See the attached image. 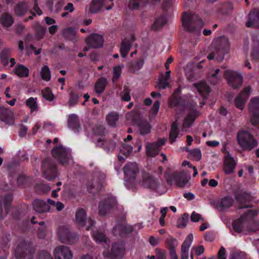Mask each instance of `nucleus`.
<instances>
[{
    "label": "nucleus",
    "instance_id": "17",
    "mask_svg": "<svg viewBox=\"0 0 259 259\" xmlns=\"http://www.w3.org/2000/svg\"><path fill=\"white\" fill-rule=\"evenodd\" d=\"M198 114L199 112L196 110H192L188 113L182 125L183 131H187L193 125L194 121Z\"/></svg>",
    "mask_w": 259,
    "mask_h": 259
},
{
    "label": "nucleus",
    "instance_id": "29",
    "mask_svg": "<svg viewBox=\"0 0 259 259\" xmlns=\"http://www.w3.org/2000/svg\"><path fill=\"white\" fill-rule=\"evenodd\" d=\"M170 77V71H167L165 74H162L161 77L159 79L157 85L159 88L164 89L168 87V80Z\"/></svg>",
    "mask_w": 259,
    "mask_h": 259
},
{
    "label": "nucleus",
    "instance_id": "14",
    "mask_svg": "<svg viewBox=\"0 0 259 259\" xmlns=\"http://www.w3.org/2000/svg\"><path fill=\"white\" fill-rule=\"evenodd\" d=\"M251 92V89L250 87L245 88L243 92L235 98L234 101L235 106L238 109L242 110Z\"/></svg>",
    "mask_w": 259,
    "mask_h": 259
},
{
    "label": "nucleus",
    "instance_id": "25",
    "mask_svg": "<svg viewBox=\"0 0 259 259\" xmlns=\"http://www.w3.org/2000/svg\"><path fill=\"white\" fill-rule=\"evenodd\" d=\"M167 181L171 184L174 183L178 187H182L186 185L187 181L185 180L181 174H174L170 179Z\"/></svg>",
    "mask_w": 259,
    "mask_h": 259
},
{
    "label": "nucleus",
    "instance_id": "52",
    "mask_svg": "<svg viewBox=\"0 0 259 259\" xmlns=\"http://www.w3.org/2000/svg\"><path fill=\"white\" fill-rule=\"evenodd\" d=\"M188 214L185 213L181 218L178 220L177 226L179 228H184L186 226L188 222Z\"/></svg>",
    "mask_w": 259,
    "mask_h": 259
},
{
    "label": "nucleus",
    "instance_id": "59",
    "mask_svg": "<svg viewBox=\"0 0 259 259\" xmlns=\"http://www.w3.org/2000/svg\"><path fill=\"white\" fill-rule=\"evenodd\" d=\"M39 259H53V258L50 253L43 251L39 254Z\"/></svg>",
    "mask_w": 259,
    "mask_h": 259
},
{
    "label": "nucleus",
    "instance_id": "31",
    "mask_svg": "<svg viewBox=\"0 0 259 259\" xmlns=\"http://www.w3.org/2000/svg\"><path fill=\"white\" fill-rule=\"evenodd\" d=\"M14 73L20 77H25L29 75L28 69L23 65L19 64L14 69Z\"/></svg>",
    "mask_w": 259,
    "mask_h": 259
},
{
    "label": "nucleus",
    "instance_id": "62",
    "mask_svg": "<svg viewBox=\"0 0 259 259\" xmlns=\"http://www.w3.org/2000/svg\"><path fill=\"white\" fill-rule=\"evenodd\" d=\"M156 251L157 259H165L166 253L165 251L157 249Z\"/></svg>",
    "mask_w": 259,
    "mask_h": 259
},
{
    "label": "nucleus",
    "instance_id": "45",
    "mask_svg": "<svg viewBox=\"0 0 259 259\" xmlns=\"http://www.w3.org/2000/svg\"><path fill=\"white\" fill-rule=\"evenodd\" d=\"M166 19L164 16L158 18L152 25V28L154 30H158L162 27L166 22Z\"/></svg>",
    "mask_w": 259,
    "mask_h": 259
},
{
    "label": "nucleus",
    "instance_id": "7",
    "mask_svg": "<svg viewBox=\"0 0 259 259\" xmlns=\"http://www.w3.org/2000/svg\"><path fill=\"white\" fill-rule=\"evenodd\" d=\"M140 185L154 191H158L161 186V181L148 173H144L139 182Z\"/></svg>",
    "mask_w": 259,
    "mask_h": 259
},
{
    "label": "nucleus",
    "instance_id": "42",
    "mask_svg": "<svg viewBox=\"0 0 259 259\" xmlns=\"http://www.w3.org/2000/svg\"><path fill=\"white\" fill-rule=\"evenodd\" d=\"M28 7L26 3H21L17 5L15 8L16 15L21 16L24 15L28 10Z\"/></svg>",
    "mask_w": 259,
    "mask_h": 259
},
{
    "label": "nucleus",
    "instance_id": "41",
    "mask_svg": "<svg viewBox=\"0 0 259 259\" xmlns=\"http://www.w3.org/2000/svg\"><path fill=\"white\" fill-rule=\"evenodd\" d=\"M118 120V115L116 113H109L106 117L108 124L111 126H114Z\"/></svg>",
    "mask_w": 259,
    "mask_h": 259
},
{
    "label": "nucleus",
    "instance_id": "61",
    "mask_svg": "<svg viewBox=\"0 0 259 259\" xmlns=\"http://www.w3.org/2000/svg\"><path fill=\"white\" fill-rule=\"evenodd\" d=\"M121 99L125 101H128L131 100L130 91L127 89L126 88L124 89V94L122 95Z\"/></svg>",
    "mask_w": 259,
    "mask_h": 259
},
{
    "label": "nucleus",
    "instance_id": "64",
    "mask_svg": "<svg viewBox=\"0 0 259 259\" xmlns=\"http://www.w3.org/2000/svg\"><path fill=\"white\" fill-rule=\"evenodd\" d=\"M230 259H244L242 254L238 252L232 253L231 255Z\"/></svg>",
    "mask_w": 259,
    "mask_h": 259
},
{
    "label": "nucleus",
    "instance_id": "56",
    "mask_svg": "<svg viewBox=\"0 0 259 259\" xmlns=\"http://www.w3.org/2000/svg\"><path fill=\"white\" fill-rule=\"evenodd\" d=\"M191 221L193 222H198L200 221H203V218L202 216L195 211L192 212L190 217Z\"/></svg>",
    "mask_w": 259,
    "mask_h": 259
},
{
    "label": "nucleus",
    "instance_id": "30",
    "mask_svg": "<svg viewBox=\"0 0 259 259\" xmlns=\"http://www.w3.org/2000/svg\"><path fill=\"white\" fill-rule=\"evenodd\" d=\"M13 113L9 109L4 107H0V119L6 122L9 123V119L13 117Z\"/></svg>",
    "mask_w": 259,
    "mask_h": 259
},
{
    "label": "nucleus",
    "instance_id": "16",
    "mask_svg": "<svg viewBox=\"0 0 259 259\" xmlns=\"http://www.w3.org/2000/svg\"><path fill=\"white\" fill-rule=\"evenodd\" d=\"M193 240V234H189L181 246V259H189L188 251Z\"/></svg>",
    "mask_w": 259,
    "mask_h": 259
},
{
    "label": "nucleus",
    "instance_id": "39",
    "mask_svg": "<svg viewBox=\"0 0 259 259\" xmlns=\"http://www.w3.org/2000/svg\"><path fill=\"white\" fill-rule=\"evenodd\" d=\"M63 34L65 37L68 39L74 41L76 40V31L75 29L72 28H67L64 29L63 31Z\"/></svg>",
    "mask_w": 259,
    "mask_h": 259
},
{
    "label": "nucleus",
    "instance_id": "58",
    "mask_svg": "<svg viewBox=\"0 0 259 259\" xmlns=\"http://www.w3.org/2000/svg\"><path fill=\"white\" fill-rule=\"evenodd\" d=\"M140 3L139 0H130L129 7L132 9H137L139 7Z\"/></svg>",
    "mask_w": 259,
    "mask_h": 259
},
{
    "label": "nucleus",
    "instance_id": "49",
    "mask_svg": "<svg viewBox=\"0 0 259 259\" xmlns=\"http://www.w3.org/2000/svg\"><path fill=\"white\" fill-rule=\"evenodd\" d=\"M139 128L142 135H145L150 133L151 127L148 122H142L139 124Z\"/></svg>",
    "mask_w": 259,
    "mask_h": 259
},
{
    "label": "nucleus",
    "instance_id": "8",
    "mask_svg": "<svg viewBox=\"0 0 259 259\" xmlns=\"http://www.w3.org/2000/svg\"><path fill=\"white\" fill-rule=\"evenodd\" d=\"M57 233L60 241L64 243L73 244L78 239L76 235L71 234L68 228L65 226L59 227Z\"/></svg>",
    "mask_w": 259,
    "mask_h": 259
},
{
    "label": "nucleus",
    "instance_id": "48",
    "mask_svg": "<svg viewBox=\"0 0 259 259\" xmlns=\"http://www.w3.org/2000/svg\"><path fill=\"white\" fill-rule=\"evenodd\" d=\"M189 156L194 160L198 161L201 158V151L199 149H194L189 151Z\"/></svg>",
    "mask_w": 259,
    "mask_h": 259
},
{
    "label": "nucleus",
    "instance_id": "63",
    "mask_svg": "<svg viewBox=\"0 0 259 259\" xmlns=\"http://www.w3.org/2000/svg\"><path fill=\"white\" fill-rule=\"evenodd\" d=\"M219 259H227L226 256L225 249L223 247H221L218 252Z\"/></svg>",
    "mask_w": 259,
    "mask_h": 259
},
{
    "label": "nucleus",
    "instance_id": "55",
    "mask_svg": "<svg viewBox=\"0 0 259 259\" xmlns=\"http://www.w3.org/2000/svg\"><path fill=\"white\" fill-rule=\"evenodd\" d=\"M79 97L77 95L75 94L74 93L71 92L68 101V104L70 106H74L78 103V99Z\"/></svg>",
    "mask_w": 259,
    "mask_h": 259
},
{
    "label": "nucleus",
    "instance_id": "47",
    "mask_svg": "<svg viewBox=\"0 0 259 259\" xmlns=\"http://www.w3.org/2000/svg\"><path fill=\"white\" fill-rule=\"evenodd\" d=\"M166 244L169 251L175 250V248L178 245V241L176 239L170 237L166 239Z\"/></svg>",
    "mask_w": 259,
    "mask_h": 259
},
{
    "label": "nucleus",
    "instance_id": "27",
    "mask_svg": "<svg viewBox=\"0 0 259 259\" xmlns=\"http://www.w3.org/2000/svg\"><path fill=\"white\" fill-rule=\"evenodd\" d=\"M68 125L75 132L78 131L79 128V123L78 116L76 115L73 114L69 115L68 119Z\"/></svg>",
    "mask_w": 259,
    "mask_h": 259
},
{
    "label": "nucleus",
    "instance_id": "26",
    "mask_svg": "<svg viewBox=\"0 0 259 259\" xmlns=\"http://www.w3.org/2000/svg\"><path fill=\"white\" fill-rule=\"evenodd\" d=\"M233 203V199L230 197H225L222 198L217 203L216 206L218 209L223 210L231 206Z\"/></svg>",
    "mask_w": 259,
    "mask_h": 259
},
{
    "label": "nucleus",
    "instance_id": "20",
    "mask_svg": "<svg viewBox=\"0 0 259 259\" xmlns=\"http://www.w3.org/2000/svg\"><path fill=\"white\" fill-rule=\"evenodd\" d=\"M248 27L251 26L259 27V10L253 11L248 15V20L246 22Z\"/></svg>",
    "mask_w": 259,
    "mask_h": 259
},
{
    "label": "nucleus",
    "instance_id": "18",
    "mask_svg": "<svg viewBox=\"0 0 259 259\" xmlns=\"http://www.w3.org/2000/svg\"><path fill=\"white\" fill-rule=\"evenodd\" d=\"M116 203L114 197H111L108 199L105 202H101L99 205V211L101 215H105L109 209Z\"/></svg>",
    "mask_w": 259,
    "mask_h": 259
},
{
    "label": "nucleus",
    "instance_id": "35",
    "mask_svg": "<svg viewBox=\"0 0 259 259\" xmlns=\"http://www.w3.org/2000/svg\"><path fill=\"white\" fill-rule=\"evenodd\" d=\"M26 105L30 109L31 112L38 110L37 99L36 98L30 97L25 101Z\"/></svg>",
    "mask_w": 259,
    "mask_h": 259
},
{
    "label": "nucleus",
    "instance_id": "44",
    "mask_svg": "<svg viewBox=\"0 0 259 259\" xmlns=\"http://www.w3.org/2000/svg\"><path fill=\"white\" fill-rule=\"evenodd\" d=\"M45 177L49 180L54 179L56 176V169L54 166H50L44 172Z\"/></svg>",
    "mask_w": 259,
    "mask_h": 259
},
{
    "label": "nucleus",
    "instance_id": "9",
    "mask_svg": "<svg viewBox=\"0 0 259 259\" xmlns=\"http://www.w3.org/2000/svg\"><path fill=\"white\" fill-rule=\"evenodd\" d=\"M225 74L228 83L232 88L235 89L239 87L242 82V77L239 73L228 69L222 68Z\"/></svg>",
    "mask_w": 259,
    "mask_h": 259
},
{
    "label": "nucleus",
    "instance_id": "40",
    "mask_svg": "<svg viewBox=\"0 0 259 259\" xmlns=\"http://www.w3.org/2000/svg\"><path fill=\"white\" fill-rule=\"evenodd\" d=\"M48 204L51 207V211L54 210L56 209L57 211H60L62 210L64 207V204L61 202H55L51 199H49L48 200Z\"/></svg>",
    "mask_w": 259,
    "mask_h": 259
},
{
    "label": "nucleus",
    "instance_id": "22",
    "mask_svg": "<svg viewBox=\"0 0 259 259\" xmlns=\"http://www.w3.org/2000/svg\"><path fill=\"white\" fill-rule=\"evenodd\" d=\"M96 144L97 146L103 147L108 153L113 151L116 146L115 142L106 141L103 138H99Z\"/></svg>",
    "mask_w": 259,
    "mask_h": 259
},
{
    "label": "nucleus",
    "instance_id": "54",
    "mask_svg": "<svg viewBox=\"0 0 259 259\" xmlns=\"http://www.w3.org/2000/svg\"><path fill=\"white\" fill-rule=\"evenodd\" d=\"M204 248L202 245H194L191 249V252L199 256L203 253Z\"/></svg>",
    "mask_w": 259,
    "mask_h": 259
},
{
    "label": "nucleus",
    "instance_id": "34",
    "mask_svg": "<svg viewBox=\"0 0 259 259\" xmlns=\"http://www.w3.org/2000/svg\"><path fill=\"white\" fill-rule=\"evenodd\" d=\"M0 22L4 27H8L13 24L14 20L10 14L4 13L0 17Z\"/></svg>",
    "mask_w": 259,
    "mask_h": 259
},
{
    "label": "nucleus",
    "instance_id": "15",
    "mask_svg": "<svg viewBox=\"0 0 259 259\" xmlns=\"http://www.w3.org/2000/svg\"><path fill=\"white\" fill-rule=\"evenodd\" d=\"M85 42L90 47L98 48L103 46L104 40L102 35L93 34L85 39Z\"/></svg>",
    "mask_w": 259,
    "mask_h": 259
},
{
    "label": "nucleus",
    "instance_id": "11",
    "mask_svg": "<svg viewBox=\"0 0 259 259\" xmlns=\"http://www.w3.org/2000/svg\"><path fill=\"white\" fill-rule=\"evenodd\" d=\"M123 171L125 176V186H128L130 181L135 179L136 174L138 171V165L136 163H128L123 167Z\"/></svg>",
    "mask_w": 259,
    "mask_h": 259
},
{
    "label": "nucleus",
    "instance_id": "13",
    "mask_svg": "<svg viewBox=\"0 0 259 259\" xmlns=\"http://www.w3.org/2000/svg\"><path fill=\"white\" fill-rule=\"evenodd\" d=\"M55 259H72L73 253L70 248L64 245H59L54 250Z\"/></svg>",
    "mask_w": 259,
    "mask_h": 259
},
{
    "label": "nucleus",
    "instance_id": "2",
    "mask_svg": "<svg viewBox=\"0 0 259 259\" xmlns=\"http://www.w3.org/2000/svg\"><path fill=\"white\" fill-rule=\"evenodd\" d=\"M257 213L253 210H248L240 218L235 220L233 223V227L235 231L238 232H254L259 230V222L255 223L253 218Z\"/></svg>",
    "mask_w": 259,
    "mask_h": 259
},
{
    "label": "nucleus",
    "instance_id": "4",
    "mask_svg": "<svg viewBox=\"0 0 259 259\" xmlns=\"http://www.w3.org/2000/svg\"><path fill=\"white\" fill-rule=\"evenodd\" d=\"M182 25L187 31L199 34L203 23L197 15L184 13L182 17Z\"/></svg>",
    "mask_w": 259,
    "mask_h": 259
},
{
    "label": "nucleus",
    "instance_id": "53",
    "mask_svg": "<svg viewBox=\"0 0 259 259\" xmlns=\"http://www.w3.org/2000/svg\"><path fill=\"white\" fill-rule=\"evenodd\" d=\"M160 107V103L158 101H156L154 102L152 108L150 111V116H155L158 112Z\"/></svg>",
    "mask_w": 259,
    "mask_h": 259
},
{
    "label": "nucleus",
    "instance_id": "3",
    "mask_svg": "<svg viewBox=\"0 0 259 259\" xmlns=\"http://www.w3.org/2000/svg\"><path fill=\"white\" fill-rule=\"evenodd\" d=\"M229 46L228 40L224 36L215 39L212 44L213 51L208 55V59L209 60L214 59L218 61H222L224 55L227 53Z\"/></svg>",
    "mask_w": 259,
    "mask_h": 259
},
{
    "label": "nucleus",
    "instance_id": "19",
    "mask_svg": "<svg viewBox=\"0 0 259 259\" xmlns=\"http://www.w3.org/2000/svg\"><path fill=\"white\" fill-rule=\"evenodd\" d=\"M236 166V162L234 158L228 153L224 159L223 169L227 174H230L234 171Z\"/></svg>",
    "mask_w": 259,
    "mask_h": 259
},
{
    "label": "nucleus",
    "instance_id": "33",
    "mask_svg": "<svg viewBox=\"0 0 259 259\" xmlns=\"http://www.w3.org/2000/svg\"><path fill=\"white\" fill-rule=\"evenodd\" d=\"M159 151V148L158 145L154 143L146 144V152L149 156L154 157L158 154Z\"/></svg>",
    "mask_w": 259,
    "mask_h": 259
},
{
    "label": "nucleus",
    "instance_id": "12",
    "mask_svg": "<svg viewBox=\"0 0 259 259\" xmlns=\"http://www.w3.org/2000/svg\"><path fill=\"white\" fill-rule=\"evenodd\" d=\"M113 6V0H93L90 11L92 13H96L100 11L103 7L109 10L111 9Z\"/></svg>",
    "mask_w": 259,
    "mask_h": 259
},
{
    "label": "nucleus",
    "instance_id": "32",
    "mask_svg": "<svg viewBox=\"0 0 259 259\" xmlns=\"http://www.w3.org/2000/svg\"><path fill=\"white\" fill-rule=\"evenodd\" d=\"M131 48V41L128 39L122 40L121 44L120 53L123 58H125Z\"/></svg>",
    "mask_w": 259,
    "mask_h": 259
},
{
    "label": "nucleus",
    "instance_id": "10",
    "mask_svg": "<svg viewBox=\"0 0 259 259\" xmlns=\"http://www.w3.org/2000/svg\"><path fill=\"white\" fill-rule=\"evenodd\" d=\"M248 110L251 115V123L253 125L258 126L259 127V97L251 99Z\"/></svg>",
    "mask_w": 259,
    "mask_h": 259
},
{
    "label": "nucleus",
    "instance_id": "57",
    "mask_svg": "<svg viewBox=\"0 0 259 259\" xmlns=\"http://www.w3.org/2000/svg\"><path fill=\"white\" fill-rule=\"evenodd\" d=\"M46 32V29L42 27L39 26L36 30V36L38 39L41 38Z\"/></svg>",
    "mask_w": 259,
    "mask_h": 259
},
{
    "label": "nucleus",
    "instance_id": "23",
    "mask_svg": "<svg viewBox=\"0 0 259 259\" xmlns=\"http://www.w3.org/2000/svg\"><path fill=\"white\" fill-rule=\"evenodd\" d=\"M195 86L203 99H205L210 92V89L205 82L201 81L196 83Z\"/></svg>",
    "mask_w": 259,
    "mask_h": 259
},
{
    "label": "nucleus",
    "instance_id": "36",
    "mask_svg": "<svg viewBox=\"0 0 259 259\" xmlns=\"http://www.w3.org/2000/svg\"><path fill=\"white\" fill-rule=\"evenodd\" d=\"M107 85V79L102 77L98 79L95 85V91L98 94H101Z\"/></svg>",
    "mask_w": 259,
    "mask_h": 259
},
{
    "label": "nucleus",
    "instance_id": "38",
    "mask_svg": "<svg viewBox=\"0 0 259 259\" xmlns=\"http://www.w3.org/2000/svg\"><path fill=\"white\" fill-rule=\"evenodd\" d=\"M220 71V69H212L208 74V78L210 81L213 84H216L220 80L218 74Z\"/></svg>",
    "mask_w": 259,
    "mask_h": 259
},
{
    "label": "nucleus",
    "instance_id": "37",
    "mask_svg": "<svg viewBox=\"0 0 259 259\" xmlns=\"http://www.w3.org/2000/svg\"><path fill=\"white\" fill-rule=\"evenodd\" d=\"M19 248L18 249V252L16 257L18 259H32L33 256V252L30 249H25L23 251H19Z\"/></svg>",
    "mask_w": 259,
    "mask_h": 259
},
{
    "label": "nucleus",
    "instance_id": "1",
    "mask_svg": "<svg viewBox=\"0 0 259 259\" xmlns=\"http://www.w3.org/2000/svg\"><path fill=\"white\" fill-rule=\"evenodd\" d=\"M93 236L97 243H104L106 245L103 247V255L106 259H119L124 255V247L122 243L113 244L110 251L108 244L109 240L102 232H94Z\"/></svg>",
    "mask_w": 259,
    "mask_h": 259
},
{
    "label": "nucleus",
    "instance_id": "43",
    "mask_svg": "<svg viewBox=\"0 0 259 259\" xmlns=\"http://www.w3.org/2000/svg\"><path fill=\"white\" fill-rule=\"evenodd\" d=\"M123 67V65L122 64L118 65L113 67V76L112 78V81L113 82H115L120 76Z\"/></svg>",
    "mask_w": 259,
    "mask_h": 259
},
{
    "label": "nucleus",
    "instance_id": "51",
    "mask_svg": "<svg viewBox=\"0 0 259 259\" xmlns=\"http://www.w3.org/2000/svg\"><path fill=\"white\" fill-rule=\"evenodd\" d=\"M42 96L47 100L53 101L54 99V96L51 90L49 88H47L42 92Z\"/></svg>",
    "mask_w": 259,
    "mask_h": 259
},
{
    "label": "nucleus",
    "instance_id": "50",
    "mask_svg": "<svg viewBox=\"0 0 259 259\" xmlns=\"http://www.w3.org/2000/svg\"><path fill=\"white\" fill-rule=\"evenodd\" d=\"M133 150V147L126 144H124L122 146V148L120 149V153L127 157L130 155Z\"/></svg>",
    "mask_w": 259,
    "mask_h": 259
},
{
    "label": "nucleus",
    "instance_id": "60",
    "mask_svg": "<svg viewBox=\"0 0 259 259\" xmlns=\"http://www.w3.org/2000/svg\"><path fill=\"white\" fill-rule=\"evenodd\" d=\"M144 63L143 59H139L133 63L132 66L133 67L139 69L142 67Z\"/></svg>",
    "mask_w": 259,
    "mask_h": 259
},
{
    "label": "nucleus",
    "instance_id": "6",
    "mask_svg": "<svg viewBox=\"0 0 259 259\" xmlns=\"http://www.w3.org/2000/svg\"><path fill=\"white\" fill-rule=\"evenodd\" d=\"M53 157L63 165L72 162L71 157V150L62 146L54 148L52 150Z\"/></svg>",
    "mask_w": 259,
    "mask_h": 259
},
{
    "label": "nucleus",
    "instance_id": "46",
    "mask_svg": "<svg viewBox=\"0 0 259 259\" xmlns=\"http://www.w3.org/2000/svg\"><path fill=\"white\" fill-rule=\"evenodd\" d=\"M40 75L42 79L45 81H49L51 79V72L48 66L46 65L42 67L40 71Z\"/></svg>",
    "mask_w": 259,
    "mask_h": 259
},
{
    "label": "nucleus",
    "instance_id": "24",
    "mask_svg": "<svg viewBox=\"0 0 259 259\" xmlns=\"http://www.w3.org/2000/svg\"><path fill=\"white\" fill-rule=\"evenodd\" d=\"M87 221V214L85 210L82 208H79L77 210L75 214V223L79 227L84 226Z\"/></svg>",
    "mask_w": 259,
    "mask_h": 259
},
{
    "label": "nucleus",
    "instance_id": "5",
    "mask_svg": "<svg viewBox=\"0 0 259 259\" xmlns=\"http://www.w3.org/2000/svg\"><path fill=\"white\" fill-rule=\"evenodd\" d=\"M238 142L241 147L245 150H250L257 145V142L248 132H240L237 136Z\"/></svg>",
    "mask_w": 259,
    "mask_h": 259
},
{
    "label": "nucleus",
    "instance_id": "21",
    "mask_svg": "<svg viewBox=\"0 0 259 259\" xmlns=\"http://www.w3.org/2000/svg\"><path fill=\"white\" fill-rule=\"evenodd\" d=\"M33 208L35 212L43 213L50 211L51 207L48 204L40 200H36L33 203Z\"/></svg>",
    "mask_w": 259,
    "mask_h": 259
},
{
    "label": "nucleus",
    "instance_id": "28",
    "mask_svg": "<svg viewBox=\"0 0 259 259\" xmlns=\"http://www.w3.org/2000/svg\"><path fill=\"white\" fill-rule=\"evenodd\" d=\"M178 126V125L177 121L173 122L171 124V130L169 134V139L171 143L175 142L177 138L182 136V134H180Z\"/></svg>",
    "mask_w": 259,
    "mask_h": 259
}]
</instances>
